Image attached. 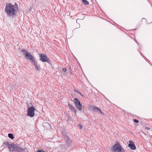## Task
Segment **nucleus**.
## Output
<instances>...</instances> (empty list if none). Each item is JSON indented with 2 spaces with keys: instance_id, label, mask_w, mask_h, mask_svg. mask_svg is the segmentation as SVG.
Segmentation results:
<instances>
[{
  "instance_id": "22",
  "label": "nucleus",
  "mask_w": 152,
  "mask_h": 152,
  "mask_svg": "<svg viewBox=\"0 0 152 152\" xmlns=\"http://www.w3.org/2000/svg\"><path fill=\"white\" fill-rule=\"evenodd\" d=\"M99 111V112L101 113V114H102V111H101V110H100V111Z\"/></svg>"
},
{
  "instance_id": "10",
  "label": "nucleus",
  "mask_w": 152,
  "mask_h": 152,
  "mask_svg": "<svg viewBox=\"0 0 152 152\" xmlns=\"http://www.w3.org/2000/svg\"><path fill=\"white\" fill-rule=\"evenodd\" d=\"M68 106L69 109L72 111L76 112V109L74 107L71 106L69 104H68Z\"/></svg>"
},
{
  "instance_id": "6",
  "label": "nucleus",
  "mask_w": 152,
  "mask_h": 152,
  "mask_svg": "<svg viewBox=\"0 0 152 152\" xmlns=\"http://www.w3.org/2000/svg\"><path fill=\"white\" fill-rule=\"evenodd\" d=\"M40 60L43 62H48L49 60L46 55L44 53H41L39 55Z\"/></svg>"
},
{
  "instance_id": "3",
  "label": "nucleus",
  "mask_w": 152,
  "mask_h": 152,
  "mask_svg": "<svg viewBox=\"0 0 152 152\" xmlns=\"http://www.w3.org/2000/svg\"><path fill=\"white\" fill-rule=\"evenodd\" d=\"M112 150L113 152H125V150L118 143L114 145Z\"/></svg>"
},
{
  "instance_id": "1",
  "label": "nucleus",
  "mask_w": 152,
  "mask_h": 152,
  "mask_svg": "<svg viewBox=\"0 0 152 152\" xmlns=\"http://www.w3.org/2000/svg\"><path fill=\"white\" fill-rule=\"evenodd\" d=\"M18 9V5L17 3H15L14 5L11 3H7L6 4L5 11L7 16L13 18L16 15V10Z\"/></svg>"
},
{
  "instance_id": "2",
  "label": "nucleus",
  "mask_w": 152,
  "mask_h": 152,
  "mask_svg": "<svg viewBox=\"0 0 152 152\" xmlns=\"http://www.w3.org/2000/svg\"><path fill=\"white\" fill-rule=\"evenodd\" d=\"M6 145L8 146L10 151H16V152H24L25 149L20 148L19 146L13 143H9L6 142Z\"/></svg>"
},
{
  "instance_id": "4",
  "label": "nucleus",
  "mask_w": 152,
  "mask_h": 152,
  "mask_svg": "<svg viewBox=\"0 0 152 152\" xmlns=\"http://www.w3.org/2000/svg\"><path fill=\"white\" fill-rule=\"evenodd\" d=\"M21 52L23 53L25 57L27 59L30 60L31 62H34L35 60L34 59L33 56L30 53H29L28 51H27L26 50L24 49L22 50Z\"/></svg>"
},
{
  "instance_id": "15",
  "label": "nucleus",
  "mask_w": 152,
  "mask_h": 152,
  "mask_svg": "<svg viewBox=\"0 0 152 152\" xmlns=\"http://www.w3.org/2000/svg\"><path fill=\"white\" fill-rule=\"evenodd\" d=\"M75 92L79 94H80V95H82L81 92L80 91H79L77 89H75Z\"/></svg>"
},
{
  "instance_id": "11",
  "label": "nucleus",
  "mask_w": 152,
  "mask_h": 152,
  "mask_svg": "<svg viewBox=\"0 0 152 152\" xmlns=\"http://www.w3.org/2000/svg\"><path fill=\"white\" fill-rule=\"evenodd\" d=\"M32 63L34 64L35 68L36 70L38 71L40 70L39 67L36 63L35 60L34 62H32Z\"/></svg>"
},
{
  "instance_id": "18",
  "label": "nucleus",
  "mask_w": 152,
  "mask_h": 152,
  "mask_svg": "<svg viewBox=\"0 0 152 152\" xmlns=\"http://www.w3.org/2000/svg\"><path fill=\"white\" fill-rule=\"evenodd\" d=\"M133 121L134 122L136 123H138L139 122V121L136 119H134Z\"/></svg>"
},
{
  "instance_id": "12",
  "label": "nucleus",
  "mask_w": 152,
  "mask_h": 152,
  "mask_svg": "<svg viewBox=\"0 0 152 152\" xmlns=\"http://www.w3.org/2000/svg\"><path fill=\"white\" fill-rule=\"evenodd\" d=\"M100 110V109L94 106L92 109V111L94 112L99 111Z\"/></svg>"
},
{
  "instance_id": "14",
  "label": "nucleus",
  "mask_w": 152,
  "mask_h": 152,
  "mask_svg": "<svg viewBox=\"0 0 152 152\" xmlns=\"http://www.w3.org/2000/svg\"><path fill=\"white\" fill-rule=\"evenodd\" d=\"M8 137L12 139L14 138V136L12 134L9 133L8 134Z\"/></svg>"
},
{
  "instance_id": "5",
  "label": "nucleus",
  "mask_w": 152,
  "mask_h": 152,
  "mask_svg": "<svg viewBox=\"0 0 152 152\" xmlns=\"http://www.w3.org/2000/svg\"><path fill=\"white\" fill-rule=\"evenodd\" d=\"M35 109L34 107L32 106L28 109V116L33 117L34 115Z\"/></svg>"
},
{
  "instance_id": "17",
  "label": "nucleus",
  "mask_w": 152,
  "mask_h": 152,
  "mask_svg": "<svg viewBox=\"0 0 152 152\" xmlns=\"http://www.w3.org/2000/svg\"><path fill=\"white\" fill-rule=\"evenodd\" d=\"M62 70L64 72H66L67 71V69L65 68H63Z\"/></svg>"
},
{
  "instance_id": "8",
  "label": "nucleus",
  "mask_w": 152,
  "mask_h": 152,
  "mask_svg": "<svg viewBox=\"0 0 152 152\" xmlns=\"http://www.w3.org/2000/svg\"><path fill=\"white\" fill-rule=\"evenodd\" d=\"M65 139L66 140V145L67 146V148L68 147L72 145V140L69 138V137L67 135H65L64 136ZM65 148H66L65 147Z\"/></svg>"
},
{
  "instance_id": "16",
  "label": "nucleus",
  "mask_w": 152,
  "mask_h": 152,
  "mask_svg": "<svg viewBox=\"0 0 152 152\" xmlns=\"http://www.w3.org/2000/svg\"><path fill=\"white\" fill-rule=\"evenodd\" d=\"M78 127L81 129L82 128V126L80 124H79L78 125Z\"/></svg>"
},
{
  "instance_id": "9",
  "label": "nucleus",
  "mask_w": 152,
  "mask_h": 152,
  "mask_svg": "<svg viewBox=\"0 0 152 152\" xmlns=\"http://www.w3.org/2000/svg\"><path fill=\"white\" fill-rule=\"evenodd\" d=\"M128 146L132 150H134L136 149L135 145L134 142L132 140H130L129 141V144H128Z\"/></svg>"
},
{
  "instance_id": "21",
  "label": "nucleus",
  "mask_w": 152,
  "mask_h": 152,
  "mask_svg": "<svg viewBox=\"0 0 152 152\" xmlns=\"http://www.w3.org/2000/svg\"><path fill=\"white\" fill-rule=\"evenodd\" d=\"M80 20V19H77V20H76V22L77 23V21H78V20Z\"/></svg>"
},
{
  "instance_id": "19",
  "label": "nucleus",
  "mask_w": 152,
  "mask_h": 152,
  "mask_svg": "<svg viewBox=\"0 0 152 152\" xmlns=\"http://www.w3.org/2000/svg\"><path fill=\"white\" fill-rule=\"evenodd\" d=\"M37 152H45L44 151L42 150H39L37 151Z\"/></svg>"
},
{
  "instance_id": "13",
  "label": "nucleus",
  "mask_w": 152,
  "mask_h": 152,
  "mask_svg": "<svg viewBox=\"0 0 152 152\" xmlns=\"http://www.w3.org/2000/svg\"><path fill=\"white\" fill-rule=\"evenodd\" d=\"M82 1L85 5H88L89 4V2L86 0H82Z\"/></svg>"
},
{
  "instance_id": "20",
  "label": "nucleus",
  "mask_w": 152,
  "mask_h": 152,
  "mask_svg": "<svg viewBox=\"0 0 152 152\" xmlns=\"http://www.w3.org/2000/svg\"><path fill=\"white\" fill-rule=\"evenodd\" d=\"M145 129H147L148 130H150V128H149V127H145Z\"/></svg>"
},
{
  "instance_id": "7",
  "label": "nucleus",
  "mask_w": 152,
  "mask_h": 152,
  "mask_svg": "<svg viewBox=\"0 0 152 152\" xmlns=\"http://www.w3.org/2000/svg\"><path fill=\"white\" fill-rule=\"evenodd\" d=\"M74 103H75L77 108L79 110L82 109V105L79 100L77 98L74 99Z\"/></svg>"
}]
</instances>
